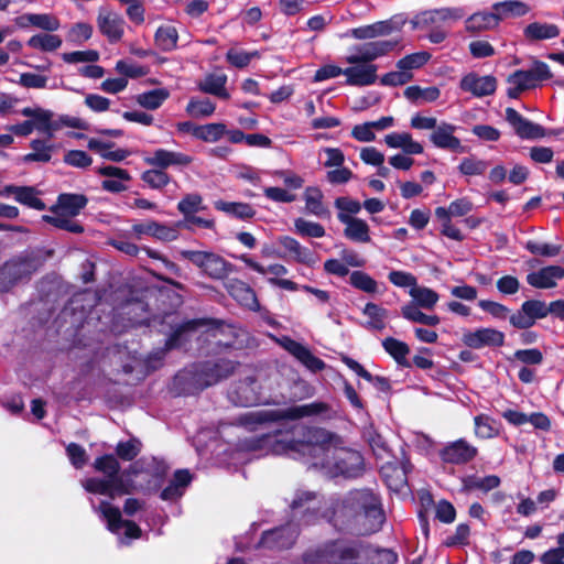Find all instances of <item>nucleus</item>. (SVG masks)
Wrapping results in <instances>:
<instances>
[{
    "label": "nucleus",
    "mask_w": 564,
    "mask_h": 564,
    "mask_svg": "<svg viewBox=\"0 0 564 564\" xmlns=\"http://www.w3.org/2000/svg\"><path fill=\"white\" fill-rule=\"evenodd\" d=\"M276 455L311 456L315 465L334 468L348 478L358 477L364 470V458L357 451L343 446V441L324 429L302 424H285L283 429L262 434L254 444Z\"/></svg>",
    "instance_id": "obj_1"
},
{
    "label": "nucleus",
    "mask_w": 564,
    "mask_h": 564,
    "mask_svg": "<svg viewBox=\"0 0 564 564\" xmlns=\"http://www.w3.org/2000/svg\"><path fill=\"white\" fill-rule=\"evenodd\" d=\"M235 368L236 364L227 359L195 364L180 371L174 377L173 386L180 394H196L227 379Z\"/></svg>",
    "instance_id": "obj_2"
},
{
    "label": "nucleus",
    "mask_w": 564,
    "mask_h": 564,
    "mask_svg": "<svg viewBox=\"0 0 564 564\" xmlns=\"http://www.w3.org/2000/svg\"><path fill=\"white\" fill-rule=\"evenodd\" d=\"M94 467L102 473L105 478H88L83 482L84 488L91 494L105 495L110 498L129 495L134 490L132 481L121 476L120 465L113 455H104L95 459Z\"/></svg>",
    "instance_id": "obj_3"
},
{
    "label": "nucleus",
    "mask_w": 564,
    "mask_h": 564,
    "mask_svg": "<svg viewBox=\"0 0 564 564\" xmlns=\"http://www.w3.org/2000/svg\"><path fill=\"white\" fill-rule=\"evenodd\" d=\"M362 551L359 542L329 541L307 550L303 554V564H351Z\"/></svg>",
    "instance_id": "obj_4"
},
{
    "label": "nucleus",
    "mask_w": 564,
    "mask_h": 564,
    "mask_svg": "<svg viewBox=\"0 0 564 564\" xmlns=\"http://www.w3.org/2000/svg\"><path fill=\"white\" fill-rule=\"evenodd\" d=\"M350 500L359 509L358 518L364 520L362 533L370 534L378 531L384 521L379 497L372 491L364 489L352 492Z\"/></svg>",
    "instance_id": "obj_5"
},
{
    "label": "nucleus",
    "mask_w": 564,
    "mask_h": 564,
    "mask_svg": "<svg viewBox=\"0 0 564 564\" xmlns=\"http://www.w3.org/2000/svg\"><path fill=\"white\" fill-rule=\"evenodd\" d=\"M180 254L213 280H224L232 271V264L213 251L182 250Z\"/></svg>",
    "instance_id": "obj_6"
},
{
    "label": "nucleus",
    "mask_w": 564,
    "mask_h": 564,
    "mask_svg": "<svg viewBox=\"0 0 564 564\" xmlns=\"http://www.w3.org/2000/svg\"><path fill=\"white\" fill-rule=\"evenodd\" d=\"M321 406L322 405L318 403H312L292 406L284 410L250 412L241 417V424L249 429H256V425H261L268 422H275L285 419L296 420L317 413L321 410Z\"/></svg>",
    "instance_id": "obj_7"
},
{
    "label": "nucleus",
    "mask_w": 564,
    "mask_h": 564,
    "mask_svg": "<svg viewBox=\"0 0 564 564\" xmlns=\"http://www.w3.org/2000/svg\"><path fill=\"white\" fill-rule=\"evenodd\" d=\"M399 44V41H369L350 47L346 56L348 64H372L373 61L388 55Z\"/></svg>",
    "instance_id": "obj_8"
},
{
    "label": "nucleus",
    "mask_w": 564,
    "mask_h": 564,
    "mask_svg": "<svg viewBox=\"0 0 564 564\" xmlns=\"http://www.w3.org/2000/svg\"><path fill=\"white\" fill-rule=\"evenodd\" d=\"M322 505H326V502L322 501L317 494L313 491H297L291 502V509L295 516L297 513L302 514V520L305 524H311L319 518H330V514L323 510Z\"/></svg>",
    "instance_id": "obj_9"
},
{
    "label": "nucleus",
    "mask_w": 564,
    "mask_h": 564,
    "mask_svg": "<svg viewBox=\"0 0 564 564\" xmlns=\"http://www.w3.org/2000/svg\"><path fill=\"white\" fill-rule=\"evenodd\" d=\"M404 23V20L393 17L389 20L378 21L372 24L350 29L346 35L360 41L372 40L381 36H388L394 32H400Z\"/></svg>",
    "instance_id": "obj_10"
},
{
    "label": "nucleus",
    "mask_w": 564,
    "mask_h": 564,
    "mask_svg": "<svg viewBox=\"0 0 564 564\" xmlns=\"http://www.w3.org/2000/svg\"><path fill=\"white\" fill-rule=\"evenodd\" d=\"M240 259L249 269L258 272L259 274H271L272 278L268 279V282L271 285L292 292L297 291L300 289L299 284H296L295 282L288 279H281V276H284L289 273V270L285 265L280 263H273L268 267H264L246 254L241 256Z\"/></svg>",
    "instance_id": "obj_11"
},
{
    "label": "nucleus",
    "mask_w": 564,
    "mask_h": 564,
    "mask_svg": "<svg viewBox=\"0 0 564 564\" xmlns=\"http://www.w3.org/2000/svg\"><path fill=\"white\" fill-rule=\"evenodd\" d=\"M272 338L312 372H318L325 369L326 364L321 358L314 356L312 351L301 343L289 336H272Z\"/></svg>",
    "instance_id": "obj_12"
},
{
    "label": "nucleus",
    "mask_w": 564,
    "mask_h": 564,
    "mask_svg": "<svg viewBox=\"0 0 564 564\" xmlns=\"http://www.w3.org/2000/svg\"><path fill=\"white\" fill-rule=\"evenodd\" d=\"M547 316L546 303L540 300H528L522 303L520 310L510 315V324L519 329L532 327L536 319Z\"/></svg>",
    "instance_id": "obj_13"
},
{
    "label": "nucleus",
    "mask_w": 564,
    "mask_h": 564,
    "mask_svg": "<svg viewBox=\"0 0 564 564\" xmlns=\"http://www.w3.org/2000/svg\"><path fill=\"white\" fill-rule=\"evenodd\" d=\"M463 15V11L457 8L427 10L415 15L412 24L417 29H438L443 28L448 21H456L462 19Z\"/></svg>",
    "instance_id": "obj_14"
},
{
    "label": "nucleus",
    "mask_w": 564,
    "mask_h": 564,
    "mask_svg": "<svg viewBox=\"0 0 564 564\" xmlns=\"http://www.w3.org/2000/svg\"><path fill=\"white\" fill-rule=\"evenodd\" d=\"M98 511L107 521L108 529L111 532L118 533L121 528H124V535L127 538L139 539L141 536L140 527L133 521L123 520L119 508L112 506L110 502L101 501Z\"/></svg>",
    "instance_id": "obj_15"
},
{
    "label": "nucleus",
    "mask_w": 564,
    "mask_h": 564,
    "mask_svg": "<svg viewBox=\"0 0 564 564\" xmlns=\"http://www.w3.org/2000/svg\"><path fill=\"white\" fill-rule=\"evenodd\" d=\"M457 127L442 121L430 134V141L437 149L447 150L454 153H466L467 147L455 135Z\"/></svg>",
    "instance_id": "obj_16"
},
{
    "label": "nucleus",
    "mask_w": 564,
    "mask_h": 564,
    "mask_svg": "<svg viewBox=\"0 0 564 564\" xmlns=\"http://www.w3.org/2000/svg\"><path fill=\"white\" fill-rule=\"evenodd\" d=\"M296 538L297 530L289 524L264 532L258 546L269 550L289 549Z\"/></svg>",
    "instance_id": "obj_17"
},
{
    "label": "nucleus",
    "mask_w": 564,
    "mask_h": 564,
    "mask_svg": "<svg viewBox=\"0 0 564 564\" xmlns=\"http://www.w3.org/2000/svg\"><path fill=\"white\" fill-rule=\"evenodd\" d=\"M506 120L521 139H540L545 135V130L542 126L524 118L513 108L509 107L506 109Z\"/></svg>",
    "instance_id": "obj_18"
},
{
    "label": "nucleus",
    "mask_w": 564,
    "mask_h": 564,
    "mask_svg": "<svg viewBox=\"0 0 564 564\" xmlns=\"http://www.w3.org/2000/svg\"><path fill=\"white\" fill-rule=\"evenodd\" d=\"M478 454V449L466 440L460 438L447 444L440 456L444 463L462 465L473 460Z\"/></svg>",
    "instance_id": "obj_19"
},
{
    "label": "nucleus",
    "mask_w": 564,
    "mask_h": 564,
    "mask_svg": "<svg viewBox=\"0 0 564 564\" xmlns=\"http://www.w3.org/2000/svg\"><path fill=\"white\" fill-rule=\"evenodd\" d=\"M96 173L106 177L101 182V187L109 193L127 191L128 183L131 181V175L127 170L113 165L98 167L96 169Z\"/></svg>",
    "instance_id": "obj_20"
},
{
    "label": "nucleus",
    "mask_w": 564,
    "mask_h": 564,
    "mask_svg": "<svg viewBox=\"0 0 564 564\" xmlns=\"http://www.w3.org/2000/svg\"><path fill=\"white\" fill-rule=\"evenodd\" d=\"M30 263L21 260L6 262L0 268V292L10 290L15 283L31 275Z\"/></svg>",
    "instance_id": "obj_21"
},
{
    "label": "nucleus",
    "mask_w": 564,
    "mask_h": 564,
    "mask_svg": "<svg viewBox=\"0 0 564 564\" xmlns=\"http://www.w3.org/2000/svg\"><path fill=\"white\" fill-rule=\"evenodd\" d=\"M144 162L148 165L165 170L171 166H188L193 162V158L182 152L156 149L144 159Z\"/></svg>",
    "instance_id": "obj_22"
},
{
    "label": "nucleus",
    "mask_w": 564,
    "mask_h": 564,
    "mask_svg": "<svg viewBox=\"0 0 564 564\" xmlns=\"http://www.w3.org/2000/svg\"><path fill=\"white\" fill-rule=\"evenodd\" d=\"M97 22L99 31L109 40V42H118L123 36L124 20L120 14L100 9Z\"/></svg>",
    "instance_id": "obj_23"
},
{
    "label": "nucleus",
    "mask_w": 564,
    "mask_h": 564,
    "mask_svg": "<svg viewBox=\"0 0 564 564\" xmlns=\"http://www.w3.org/2000/svg\"><path fill=\"white\" fill-rule=\"evenodd\" d=\"M463 341L473 349H480L485 346L499 347L503 345L505 335L502 332L494 328H479L465 333Z\"/></svg>",
    "instance_id": "obj_24"
},
{
    "label": "nucleus",
    "mask_w": 564,
    "mask_h": 564,
    "mask_svg": "<svg viewBox=\"0 0 564 564\" xmlns=\"http://www.w3.org/2000/svg\"><path fill=\"white\" fill-rule=\"evenodd\" d=\"M460 88L473 94L475 97H485L496 91L497 80L491 75L479 76L475 73H469L462 78Z\"/></svg>",
    "instance_id": "obj_25"
},
{
    "label": "nucleus",
    "mask_w": 564,
    "mask_h": 564,
    "mask_svg": "<svg viewBox=\"0 0 564 564\" xmlns=\"http://www.w3.org/2000/svg\"><path fill=\"white\" fill-rule=\"evenodd\" d=\"M344 69L346 84L350 86H369L376 83L378 66L375 64H351Z\"/></svg>",
    "instance_id": "obj_26"
},
{
    "label": "nucleus",
    "mask_w": 564,
    "mask_h": 564,
    "mask_svg": "<svg viewBox=\"0 0 564 564\" xmlns=\"http://www.w3.org/2000/svg\"><path fill=\"white\" fill-rule=\"evenodd\" d=\"M564 278V268L549 265L527 275V282L536 289H552Z\"/></svg>",
    "instance_id": "obj_27"
},
{
    "label": "nucleus",
    "mask_w": 564,
    "mask_h": 564,
    "mask_svg": "<svg viewBox=\"0 0 564 564\" xmlns=\"http://www.w3.org/2000/svg\"><path fill=\"white\" fill-rule=\"evenodd\" d=\"M227 292L242 306L258 311L260 305L254 291L245 282L238 279H231L226 284Z\"/></svg>",
    "instance_id": "obj_28"
},
{
    "label": "nucleus",
    "mask_w": 564,
    "mask_h": 564,
    "mask_svg": "<svg viewBox=\"0 0 564 564\" xmlns=\"http://www.w3.org/2000/svg\"><path fill=\"white\" fill-rule=\"evenodd\" d=\"M4 197L13 196L14 199L30 208L44 210L45 204L39 198V192L32 186L7 185L3 187Z\"/></svg>",
    "instance_id": "obj_29"
},
{
    "label": "nucleus",
    "mask_w": 564,
    "mask_h": 564,
    "mask_svg": "<svg viewBox=\"0 0 564 564\" xmlns=\"http://www.w3.org/2000/svg\"><path fill=\"white\" fill-rule=\"evenodd\" d=\"M337 218L346 226L344 235L347 239L361 243H367L371 240L370 228L364 219L344 214L337 215Z\"/></svg>",
    "instance_id": "obj_30"
},
{
    "label": "nucleus",
    "mask_w": 564,
    "mask_h": 564,
    "mask_svg": "<svg viewBox=\"0 0 564 564\" xmlns=\"http://www.w3.org/2000/svg\"><path fill=\"white\" fill-rule=\"evenodd\" d=\"M132 230L137 236L148 235L166 242L178 238L177 227L166 226L154 220L135 224L132 226Z\"/></svg>",
    "instance_id": "obj_31"
},
{
    "label": "nucleus",
    "mask_w": 564,
    "mask_h": 564,
    "mask_svg": "<svg viewBox=\"0 0 564 564\" xmlns=\"http://www.w3.org/2000/svg\"><path fill=\"white\" fill-rule=\"evenodd\" d=\"M278 242L294 261L307 265L314 262L313 252L303 247L296 239L290 236H282L279 237Z\"/></svg>",
    "instance_id": "obj_32"
},
{
    "label": "nucleus",
    "mask_w": 564,
    "mask_h": 564,
    "mask_svg": "<svg viewBox=\"0 0 564 564\" xmlns=\"http://www.w3.org/2000/svg\"><path fill=\"white\" fill-rule=\"evenodd\" d=\"M88 198L83 194L63 193L57 197L56 205L51 210H61L76 217L86 207Z\"/></svg>",
    "instance_id": "obj_33"
},
{
    "label": "nucleus",
    "mask_w": 564,
    "mask_h": 564,
    "mask_svg": "<svg viewBox=\"0 0 564 564\" xmlns=\"http://www.w3.org/2000/svg\"><path fill=\"white\" fill-rule=\"evenodd\" d=\"M384 142L389 148L402 149L405 154H422L423 147L421 143L414 141L412 135L408 132H392L384 137Z\"/></svg>",
    "instance_id": "obj_34"
},
{
    "label": "nucleus",
    "mask_w": 564,
    "mask_h": 564,
    "mask_svg": "<svg viewBox=\"0 0 564 564\" xmlns=\"http://www.w3.org/2000/svg\"><path fill=\"white\" fill-rule=\"evenodd\" d=\"M323 192L318 187L310 186L304 192L306 212L318 218H329L330 212L323 203Z\"/></svg>",
    "instance_id": "obj_35"
},
{
    "label": "nucleus",
    "mask_w": 564,
    "mask_h": 564,
    "mask_svg": "<svg viewBox=\"0 0 564 564\" xmlns=\"http://www.w3.org/2000/svg\"><path fill=\"white\" fill-rule=\"evenodd\" d=\"M198 321H189L183 325H181L177 329L173 332V334L167 338L165 343V347L160 352H154L150 356L149 361L153 358L161 359L165 351L181 347L185 341H187V335L191 330L198 325Z\"/></svg>",
    "instance_id": "obj_36"
},
{
    "label": "nucleus",
    "mask_w": 564,
    "mask_h": 564,
    "mask_svg": "<svg viewBox=\"0 0 564 564\" xmlns=\"http://www.w3.org/2000/svg\"><path fill=\"white\" fill-rule=\"evenodd\" d=\"M498 24V15L496 14L495 10L492 12H476L465 21L466 31L473 33L491 30Z\"/></svg>",
    "instance_id": "obj_37"
},
{
    "label": "nucleus",
    "mask_w": 564,
    "mask_h": 564,
    "mask_svg": "<svg viewBox=\"0 0 564 564\" xmlns=\"http://www.w3.org/2000/svg\"><path fill=\"white\" fill-rule=\"evenodd\" d=\"M507 82L509 84L507 94L510 98H518L523 90L532 88L536 85L529 69L516 70L509 75Z\"/></svg>",
    "instance_id": "obj_38"
},
{
    "label": "nucleus",
    "mask_w": 564,
    "mask_h": 564,
    "mask_svg": "<svg viewBox=\"0 0 564 564\" xmlns=\"http://www.w3.org/2000/svg\"><path fill=\"white\" fill-rule=\"evenodd\" d=\"M214 206L217 210L241 220L250 219L256 215V209L248 203L216 200Z\"/></svg>",
    "instance_id": "obj_39"
},
{
    "label": "nucleus",
    "mask_w": 564,
    "mask_h": 564,
    "mask_svg": "<svg viewBox=\"0 0 564 564\" xmlns=\"http://www.w3.org/2000/svg\"><path fill=\"white\" fill-rule=\"evenodd\" d=\"M523 35L529 41H543L560 35V29L552 23L532 22L523 30Z\"/></svg>",
    "instance_id": "obj_40"
},
{
    "label": "nucleus",
    "mask_w": 564,
    "mask_h": 564,
    "mask_svg": "<svg viewBox=\"0 0 564 564\" xmlns=\"http://www.w3.org/2000/svg\"><path fill=\"white\" fill-rule=\"evenodd\" d=\"M192 476L188 470L181 469L174 475L173 480L162 490L161 498L163 500H175L180 498L184 488L191 482Z\"/></svg>",
    "instance_id": "obj_41"
},
{
    "label": "nucleus",
    "mask_w": 564,
    "mask_h": 564,
    "mask_svg": "<svg viewBox=\"0 0 564 564\" xmlns=\"http://www.w3.org/2000/svg\"><path fill=\"white\" fill-rule=\"evenodd\" d=\"M500 485V478L496 475H488L485 477L470 475L463 479L464 491H481L488 492Z\"/></svg>",
    "instance_id": "obj_42"
},
{
    "label": "nucleus",
    "mask_w": 564,
    "mask_h": 564,
    "mask_svg": "<svg viewBox=\"0 0 564 564\" xmlns=\"http://www.w3.org/2000/svg\"><path fill=\"white\" fill-rule=\"evenodd\" d=\"M382 347L398 365L402 367H410L411 364L408 359L410 347L406 343L399 340L394 337H387L382 340Z\"/></svg>",
    "instance_id": "obj_43"
},
{
    "label": "nucleus",
    "mask_w": 564,
    "mask_h": 564,
    "mask_svg": "<svg viewBox=\"0 0 564 564\" xmlns=\"http://www.w3.org/2000/svg\"><path fill=\"white\" fill-rule=\"evenodd\" d=\"M226 83L227 76L225 74H209L198 84V88L203 93L228 99L229 94L225 88Z\"/></svg>",
    "instance_id": "obj_44"
},
{
    "label": "nucleus",
    "mask_w": 564,
    "mask_h": 564,
    "mask_svg": "<svg viewBox=\"0 0 564 564\" xmlns=\"http://www.w3.org/2000/svg\"><path fill=\"white\" fill-rule=\"evenodd\" d=\"M51 212L53 215L43 216V220L47 224L73 234H82L84 231V227L79 223L73 220L74 216L65 214L61 210Z\"/></svg>",
    "instance_id": "obj_45"
},
{
    "label": "nucleus",
    "mask_w": 564,
    "mask_h": 564,
    "mask_svg": "<svg viewBox=\"0 0 564 564\" xmlns=\"http://www.w3.org/2000/svg\"><path fill=\"white\" fill-rule=\"evenodd\" d=\"M177 30L171 24L159 26L154 34V43L163 52H171L175 50L177 46Z\"/></svg>",
    "instance_id": "obj_46"
},
{
    "label": "nucleus",
    "mask_w": 564,
    "mask_h": 564,
    "mask_svg": "<svg viewBox=\"0 0 564 564\" xmlns=\"http://www.w3.org/2000/svg\"><path fill=\"white\" fill-rule=\"evenodd\" d=\"M349 284L356 290L367 294H378L382 292L380 290L381 284L365 271H352L349 274Z\"/></svg>",
    "instance_id": "obj_47"
},
{
    "label": "nucleus",
    "mask_w": 564,
    "mask_h": 564,
    "mask_svg": "<svg viewBox=\"0 0 564 564\" xmlns=\"http://www.w3.org/2000/svg\"><path fill=\"white\" fill-rule=\"evenodd\" d=\"M492 9L498 15L499 22L502 19L510 17H522L527 14L530 10L527 3L519 0H507L502 2H497L492 6Z\"/></svg>",
    "instance_id": "obj_48"
},
{
    "label": "nucleus",
    "mask_w": 564,
    "mask_h": 564,
    "mask_svg": "<svg viewBox=\"0 0 564 564\" xmlns=\"http://www.w3.org/2000/svg\"><path fill=\"white\" fill-rule=\"evenodd\" d=\"M30 148L32 152L25 154L22 158V161L25 163L29 162H41L46 163L52 159V153L54 150V145L47 141L35 139L30 143Z\"/></svg>",
    "instance_id": "obj_49"
},
{
    "label": "nucleus",
    "mask_w": 564,
    "mask_h": 564,
    "mask_svg": "<svg viewBox=\"0 0 564 564\" xmlns=\"http://www.w3.org/2000/svg\"><path fill=\"white\" fill-rule=\"evenodd\" d=\"M421 307L414 303H408L401 307V315L409 322L419 323L427 326H436L440 324V317L437 315H427L423 313Z\"/></svg>",
    "instance_id": "obj_50"
},
{
    "label": "nucleus",
    "mask_w": 564,
    "mask_h": 564,
    "mask_svg": "<svg viewBox=\"0 0 564 564\" xmlns=\"http://www.w3.org/2000/svg\"><path fill=\"white\" fill-rule=\"evenodd\" d=\"M409 294L413 300L412 303L425 310H432L440 299L434 290L426 286H419L417 284L410 289Z\"/></svg>",
    "instance_id": "obj_51"
},
{
    "label": "nucleus",
    "mask_w": 564,
    "mask_h": 564,
    "mask_svg": "<svg viewBox=\"0 0 564 564\" xmlns=\"http://www.w3.org/2000/svg\"><path fill=\"white\" fill-rule=\"evenodd\" d=\"M474 208L473 203L467 198H459L449 204L447 208L437 207L435 209L436 218L462 217L469 214Z\"/></svg>",
    "instance_id": "obj_52"
},
{
    "label": "nucleus",
    "mask_w": 564,
    "mask_h": 564,
    "mask_svg": "<svg viewBox=\"0 0 564 564\" xmlns=\"http://www.w3.org/2000/svg\"><path fill=\"white\" fill-rule=\"evenodd\" d=\"M362 314L369 318L367 327L375 330H382L386 328V319L388 318V311L378 304L369 302L365 305Z\"/></svg>",
    "instance_id": "obj_53"
},
{
    "label": "nucleus",
    "mask_w": 564,
    "mask_h": 564,
    "mask_svg": "<svg viewBox=\"0 0 564 564\" xmlns=\"http://www.w3.org/2000/svg\"><path fill=\"white\" fill-rule=\"evenodd\" d=\"M170 97V93L165 88L152 89L137 96V102L149 110H155Z\"/></svg>",
    "instance_id": "obj_54"
},
{
    "label": "nucleus",
    "mask_w": 564,
    "mask_h": 564,
    "mask_svg": "<svg viewBox=\"0 0 564 564\" xmlns=\"http://www.w3.org/2000/svg\"><path fill=\"white\" fill-rule=\"evenodd\" d=\"M63 41L58 35L51 33H40L28 40V45L34 50L43 52H53L61 47Z\"/></svg>",
    "instance_id": "obj_55"
},
{
    "label": "nucleus",
    "mask_w": 564,
    "mask_h": 564,
    "mask_svg": "<svg viewBox=\"0 0 564 564\" xmlns=\"http://www.w3.org/2000/svg\"><path fill=\"white\" fill-rule=\"evenodd\" d=\"M474 422L475 434L479 438H492L499 434V424L486 414L475 416Z\"/></svg>",
    "instance_id": "obj_56"
},
{
    "label": "nucleus",
    "mask_w": 564,
    "mask_h": 564,
    "mask_svg": "<svg viewBox=\"0 0 564 564\" xmlns=\"http://www.w3.org/2000/svg\"><path fill=\"white\" fill-rule=\"evenodd\" d=\"M441 91L437 87L431 86L422 88L420 86H409L404 90V96L412 102H432L438 99Z\"/></svg>",
    "instance_id": "obj_57"
},
{
    "label": "nucleus",
    "mask_w": 564,
    "mask_h": 564,
    "mask_svg": "<svg viewBox=\"0 0 564 564\" xmlns=\"http://www.w3.org/2000/svg\"><path fill=\"white\" fill-rule=\"evenodd\" d=\"M227 127L223 122H210L200 124L198 128L197 140L215 143L225 138Z\"/></svg>",
    "instance_id": "obj_58"
},
{
    "label": "nucleus",
    "mask_w": 564,
    "mask_h": 564,
    "mask_svg": "<svg viewBox=\"0 0 564 564\" xmlns=\"http://www.w3.org/2000/svg\"><path fill=\"white\" fill-rule=\"evenodd\" d=\"M247 380L248 382H241L230 392V399L237 405L250 406L258 401V398L252 394L250 389V384L253 382V379L248 378Z\"/></svg>",
    "instance_id": "obj_59"
},
{
    "label": "nucleus",
    "mask_w": 564,
    "mask_h": 564,
    "mask_svg": "<svg viewBox=\"0 0 564 564\" xmlns=\"http://www.w3.org/2000/svg\"><path fill=\"white\" fill-rule=\"evenodd\" d=\"M216 110V106L209 99L192 98L187 106L186 112L193 118H207L210 117Z\"/></svg>",
    "instance_id": "obj_60"
},
{
    "label": "nucleus",
    "mask_w": 564,
    "mask_h": 564,
    "mask_svg": "<svg viewBox=\"0 0 564 564\" xmlns=\"http://www.w3.org/2000/svg\"><path fill=\"white\" fill-rule=\"evenodd\" d=\"M205 208L203 197L197 193L185 195L177 204V210L184 216V219Z\"/></svg>",
    "instance_id": "obj_61"
},
{
    "label": "nucleus",
    "mask_w": 564,
    "mask_h": 564,
    "mask_svg": "<svg viewBox=\"0 0 564 564\" xmlns=\"http://www.w3.org/2000/svg\"><path fill=\"white\" fill-rule=\"evenodd\" d=\"M294 228L296 234L302 237L322 238L325 236V228L321 224L304 218H296Z\"/></svg>",
    "instance_id": "obj_62"
},
{
    "label": "nucleus",
    "mask_w": 564,
    "mask_h": 564,
    "mask_svg": "<svg viewBox=\"0 0 564 564\" xmlns=\"http://www.w3.org/2000/svg\"><path fill=\"white\" fill-rule=\"evenodd\" d=\"M430 58L431 54L427 52H416L413 54H409L398 61L397 68L404 69L405 72H411L412 69H416L424 66Z\"/></svg>",
    "instance_id": "obj_63"
},
{
    "label": "nucleus",
    "mask_w": 564,
    "mask_h": 564,
    "mask_svg": "<svg viewBox=\"0 0 564 564\" xmlns=\"http://www.w3.org/2000/svg\"><path fill=\"white\" fill-rule=\"evenodd\" d=\"M142 181L147 183L150 187L159 189L166 186L171 178L164 170L155 169V170H149L145 171L142 176Z\"/></svg>",
    "instance_id": "obj_64"
}]
</instances>
